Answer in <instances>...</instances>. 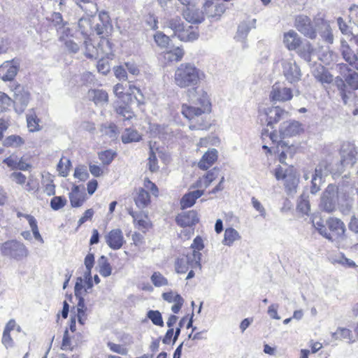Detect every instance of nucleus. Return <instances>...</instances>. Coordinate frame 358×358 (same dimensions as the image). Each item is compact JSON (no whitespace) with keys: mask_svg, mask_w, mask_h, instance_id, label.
Instances as JSON below:
<instances>
[{"mask_svg":"<svg viewBox=\"0 0 358 358\" xmlns=\"http://www.w3.org/2000/svg\"><path fill=\"white\" fill-rule=\"evenodd\" d=\"M69 199L71 207H81L87 201V197L83 191V187L80 185H73L71 192L69 194Z\"/></svg>","mask_w":358,"mask_h":358,"instance_id":"22","label":"nucleus"},{"mask_svg":"<svg viewBox=\"0 0 358 358\" xmlns=\"http://www.w3.org/2000/svg\"><path fill=\"white\" fill-rule=\"evenodd\" d=\"M201 252H192L179 257L175 262V269L178 273H185L189 268L201 269Z\"/></svg>","mask_w":358,"mask_h":358,"instance_id":"9","label":"nucleus"},{"mask_svg":"<svg viewBox=\"0 0 358 358\" xmlns=\"http://www.w3.org/2000/svg\"><path fill=\"white\" fill-rule=\"evenodd\" d=\"M283 74L290 83L298 82L301 79V72L294 64L287 62L283 66Z\"/></svg>","mask_w":358,"mask_h":358,"instance_id":"28","label":"nucleus"},{"mask_svg":"<svg viewBox=\"0 0 358 358\" xmlns=\"http://www.w3.org/2000/svg\"><path fill=\"white\" fill-rule=\"evenodd\" d=\"M25 143L23 138L18 135L7 136L3 141V145L6 148H20Z\"/></svg>","mask_w":358,"mask_h":358,"instance_id":"40","label":"nucleus"},{"mask_svg":"<svg viewBox=\"0 0 358 358\" xmlns=\"http://www.w3.org/2000/svg\"><path fill=\"white\" fill-rule=\"evenodd\" d=\"M88 96L96 104H103L108 101V94L103 90L91 89L88 91Z\"/></svg>","mask_w":358,"mask_h":358,"instance_id":"35","label":"nucleus"},{"mask_svg":"<svg viewBox=\"0 0 358 358\" xmlns=\"http://www.w3.org/2000/svg\"><path fill=\"white\" fill-rule=\"evenodd\" d=\"M143 185L151 192L154 196L157 197L159 196V192L157 186L148 178H145L144 179Z\"/></svg>","mask_w":358,"mask_h":358,"instance_id":"53","label":"nucleus"},{"mask_svg":"<svg viewBox=\"0 0 358 358\" xmlns=\"http://www.w3.org/2000/svg\"><path fill=\"white\" fill-rule=\"evenodd\" d=\"M283 43L289 50H296L298 55L307 62L311 61L315 52L313 45L310 42L302 45V39L294 30H289L283 34Z\"/></svg>","mask_w":358,"mask_h":358,"instance_id":"7","label":"nucleus"},{"mask_svg":"<svg viewBox=\"0 0 358 358\" xmlns=\"http://www.w3.org/2000/svg\"><path fill=\"white\" fill-rule=\"evenodd\" d=\"M261 138L263 143L262 148L266 154H278V159L282 164L285 162L287 157H292L298 150L297 146L288 145L282 140H278L276 131L269 132L268 129H264Z\"/></svg>","mask_w":358,"mask_h":358,"instance_id":"3","label":"nucleus"},{"mask_svg":"<svg viewBox=\"0 0 358 358\" xmlns=\"http://www.w3.org/2000/svg\"><path fill=\"white\" fill-rule=\"evenodd\" d=\"M150 280L152 284L157 287L167 286L169 285L168 279L159 271L154 272L150 277Z\"/></svg>","mask_w":358,"mask_h":358,"instance_id":"47","label":"nucleus"},{"mask_svg":"<svg viewBox=\"0 0 358 358\" xmlns=\"http://www.w3.org/2000/svg\"><path fill=\"white\" fill-rule=\"evenodd\" d=\"M316 22L317 19L313 21L307 15H299L295 17L294 25L305 37L314 40L317 36V28H320V25H316Z\"/></svg>","mask_w":358,"mask_h":358,"instance_id":"11","label":"nucleus"},{"mask_svg":"<svg viewBox=\"0 0 358 358\" xmlns=\"http://www.w3.org/2000/svg\"><path fill=\"white\" fill-rule=\"evenodd\" d=\"M134 201L138 208H147L151 203L150 194L144 188L141 187L134 195Z\"/></svg>","mask_w":358,"mask_h":358,"instance_id":"31","label":"nucleus"},{"mask_svg":"<svg viewBox=\"0 0 358 358\" xmlns=\"http://www.w3.org/2000/svg\"><path fill=\"white\" fill-rule=\"evenodd\" d=\"M73 316H76V320H78L80 325L85 324L87 320V308L83 298H80Z\"/></svg>","mask_w":358,"mask_h":358,"instance_id":"34","label":"nucleus"},{"mask_svg":"<svg viewBox=\"0 0 358 358\" xmlns=\"http://www.w3.org/2000/svg\"><path fill=\"white\" fill-rule=\"evenodd\" d=\"M147 317L152 321L153 324L161 327H164L163 318L159 310H150L148 311Z\"/></svg>","mask_w":358,"mask_h":358,"instance_id":"49","label":"nucleus"},{"mask_svg":"<svg viewBox=\"0 0 358 358\" xmlns=\"http://www.w3.org/2000/svg\"><path fill=\"white\" fill-rule=\"evenodd\" d=\"M162 296L163 299L168 303H172L174 299L178 301V299H180V295L173 291L164 292Z\"/></svg>","mask_w":358,"mask_h":358,"instance_id":"62","label":"nucleus"},{"mask_svg":"<svg viewBox=\"0 0 358 358\" xmlns=\"http://www.w3.org/2000/svg\"><path fill=\"white\" fill-rule=\"evenodd\" d=\"M18 157L15 155H11L3 159V162L12 170H17Z\"/></svg>","mask_w":358,"mask_h":358,"instance_id":"56","label":"nucleus"},{"mask_svg":"<svg viewBox=\"0 0 358 358\" xmlns=\"http://www.w3.org/2000/svg\"><path fill=\"white\" fill-rule=\"evenodd\" d=\"M203 194V189H197L184 194L180 201L181 209L188 208L194 206L196 199L200 198Z\"/></svg>","mask_w":358,"mask_h":358,"instance_id":"30","label":"nucleus"},{"mask_svg":"<svg viewBox=\"0 0 358 358\" xmlns=\"http://www.w3.org/2000/svg\"><path fill=\"white\" fill-rule=\"evenodd\" d=\"M114 74L119 80H126L127 79V73L122 66H117L114 68Z\"/></svg>","mask_w":358,"mask_h":358,"instance_id":"63","label":"nucleus"},{"mask_svg":"<svg viewBox=\"0 0 358 358\" xmlns=\"http://www.w3.org/2000/svg\"><path fill=\"white\" fill-rule=\"evenodd\" d=\"M313 75L316 80L322 85H329L334 80V77L329 71L321 64L315 66Z\"/></svg>","mask_w":358,"mask_h":358,"instance_id":"27","label":"nucleus"},{"mask_svg":"<svg viewBox=\"0 0 358 358\" xmlns=\"http://www.w3.org/2000/svg\"><path fill=\"white\" fill-rule=\"evenodd\" d=\"M27 125L30 132H36L41 130V120L38 117L34 109L30 110L26 116Z\"/></svg>","mask_w":358,"mask_h":358,"instance_id":"37","label":"nucleus"},{"mask_svg":"<svg viewBox=\"0 0 358 358\" xmlns=\"http://www.w3.org/2000/svg\"><path fill=\"white\" fill-rule=\"evenodd\" d=\"M218 157V151L216 149H208L198 162L197 166L201 171H207L217 162Z\"/></svg>","mask_w":358,"mask_h":358,"instance_id":"23","label":"nucleus"},{"mask_svg":"<svg viewBox=\"0 0 358 358\" xmlns=\"http://www.w3.org/2000/svg\"><path fill=\"white\" fill-rule=\"evenodd\" d=\"M313 224L318 233L330 241H336L343 238L345 234V225L339 218L329 217L325 224L322 221H313Z\"/></svg>","mask_w":358,"mask_h":358,"instance_id":"6","label":"nucleus"},{"mask_svg":"<svg viewBox=\"0 0 358 358\" xmlns=\"http://www.w3.org/2000/svg\"><path fill=\"white\" fill-rule=\"evenodd\" d=\"M194 234V227L183 228L178 234L179 238L185 241L189 240Z\"/></svg>","mask_w":358,"mask_h":358,"instance_id":"54","label":"nucleus"},{"mask_svg":"<svg viewBox=\"0 0 358 358\" xmlns=\"http://www.w3.org/2000/svg\"><path fill=\"white\" fill-rule=\"evenodd\" d=\"M199 101L201 107H194L187 104L182 105V114L190 121L197 119L203 113H209L211 110V103L206 92H203Z\"/></svg>","mask_w":358,"mask_h":358,"instance_id":"10","label":"nucleus"},{"mask_svg":"<svg viewBox=\"0 0 358 358\" xmlns=\"http://www.w3.org/2000/svg\"><path fill=\"white\" fill-rule=\"evenodd\" d=\"M20 327L17 325L14 320H10L6 325L3 336L2 343L6 348H10L13 346V340L10 336L11 332H20Z\"/></svg>","mask_w":358,"mask_h":358,"instance_id":"26","label":"nucleus"},{"mask_svg":"<svg viewBox=\"0 0 358 358\" xmlns=\"http://www.w3.org/2000/svg\"><path fill=\"white\" fill-rule=\"evenodd\" d=\"M191 248L193 250L192 252H200V251L204 248L203 238L199 236L195 237L193 241V243L191 245Z\"/></svg>","mask_w":358,"mask_h":358,"instance_id":"59","label":"nucleus"},{"mask_svg":"<svg viewBox=\"0 0 358 358\" xmlns=\"http://www.w3.org/2000/svg\"><path fill=\"white\" fill-rule=\"evenodd\" d=\"M316 25H320V28L324 29V30L320 34L324 41L328 43H332L334 41V36L328 22L324 18H317Z\"/></svg>","mask_w":358,"mask_h":358,"instance_id":"36","label":"nucleus"},{"mask_svg":"<svg viewBox=\"0 0 358 358\" xmlns=\"http://www.w3.org/2000/svg\"><path fill=\"white\" fill-rule=\"evenodd\" d=\"M341 52L343 59L352 68L358 71V53H355V52L346 42L342 44Z\"/></svg>","mask_w":358,"mask_h":358,"instance_id":"29","label":"nucleus"},{"mask_svg":"<svg viewBox=\"0 0 358 358\" xmlns=\"http://www.w3.org/2000/svg\"><path fill=\"white\" fill-rule=\"evenodd\" d=\"M285 113V110L280 106H272L267 108L265 112L267 125L272 126L273 124L278 123Z\"/></svg>","mask_w":358,"mask_h":358,"instance_id":"32","label":"nucleus"},{"mask_svg":"<svg viewBox=\"0 0 358 358\" xmlns=\"http://www.w3.org/2000/svg\"><path fill=\"white\" fill-rule=\"evenodd\" d=\"M94 211L92 208L86 210L78 222V227H80L88 220H91L94 216Z\"/></svg>","mask_w":358,"mask_h":358,"instance_id":"57","label":"nucleus"},{"mask_svg":"<svg viewBox=\"0 0 358 358\" xmlns=\"http://www.w3.org/2000/svg\"><path fill=\"white\" fill-rule=\"evenodd\" d=\"M176 224L182 227H195L199 222V217L197 211L190 210L178 213L175 218Z\"/></svg>","mask_w":358,"mask_h":358,"instance_id":"18","label":"nucleus"},{"mask_svg":"<svg viewBox=\"0 0 358 358\" xmlns=\"http://www.w3.org/2000/svg\"><path fill=\"white\" fill-rule=\"evenodd\" d=\"M67 203L64 196H55L50 200V207L54 210H59L64 208Z\"/></svg>","mask_w":358,"mask_h":358,"instance_id":"50","label":"nucleus"},{"mask_svg":"<svg viewBox=\"0 0 358 358\" xmlns=\"http://www.w3.org/2000/svg\"><path fill=\"white\" fill-rule=\"evenodd\" d=\"M10 177L16 183L19 185H24L26 182L27 178L21 172H13L11 173Z\"/></svg>","mask_w":358,"mask_h":358,"instance_id":"64","label":"nucleus"},{"mask_svg":"<svg viewBox=\"0 0 358 358\" xmlns=\"http://www.w3.org/2000/svg\"><path fill=\"white\" fill-rule=\"evenodd\" d=\"M99 273L103 277H108L112 273V267L108 259L105 256H101L99 259Z\"/></svg>","mask_w":358,"mask_h":358,"instance_id":"44","label":"nucleus"},{"mask_svg":"<svg viewBox=\"0 0 358 358\" xmlns=\"http://www.w3.org/2000/svg\"><path fill=\"white\" fill-rule=\"evenodd\" d=\"M107 346L110 350L113 352L117 353L121 355H127L128 353V349L122 345L117 344L113 342H108Z\"/></svg>","mask_w":358,"mask_h":358,"instance_id":"52","label":"nucleus"},{"mask_svg":"<svg viewBox=\"0 0 358 358\" xmlns=\"http://www.w3.org/2000/svg\"><path fill=\"white\" fill-rule=\"evenodd\" d=\"M71 169V162L69 159L62 157L57 165V171L59 176L62 177H66Z\"/></svg>","mask_w":358,"mask_h":358,"instance_id":"42","label":"nucleus"},{"mask_svg":"<svg viewBox=\"0 0 358 358\" xmlns=\"http://www.w3.org/2000/svg\"><path fill=\"white\" fill-rule=\"evenodd\" d=\"M210 123H209L208 122H206L203 120H201V121H197L194 124L192 123L189 125V129L192 130H195V129L205 130V129H208L210 127Z\"/></svg>","mask_w":358,"mask_h":358,"instance_id":"61","label":"nucleus"},{"mask_svg":"<svg viewBox=\"0 0 358 358\" xmlns=\"http://www.w3.org/2000/svg\"><path fill=\"white\" fill-rule=\"evenodd\" d=\"M154 39L157 45L161 48H167L171 43L170 37L161 31H158L155 34Z\"/></svg>","mask_w":358,"mask_h":358,"instance_id":"48","label":"nucleus"},{"mask_svg":"<svg viewBox=\"0 0 358 358\" xmlns=\"http://www.w3.org/2000/svg\"><path fill=\"white\" fill-rule=\"evenodd\" d=\"M25 190L27 192H38L39 189V183L37 179L29 178L25 184Z\"/></svg>","mask_w":358,"mask_h":358,"instance_id":"55","label":"nucleus"},{"mask_svg":"<svg viewBox=\"0 0 358 358\" xmlns=\"http://www.w3.org/2000/svg\"><path fill=\"white\" fill-rule=\"evenodd\" d=\"M31 168V164L29 162V157H22L18 158L17 160V169L22 171H27Z\"/></svg>","mask_w":358,"mask_h":358,"instance_id":"60","label":"nucleus"},{"mask_svg":"<svg viewBox=\"0 0 358 358\" xmlns=\"http://www.w3.org/2000/svg\"><path fill=\"white\" fill-rule=\"evenodd\" d=\"M227 7L221 0H206L203 6V12L208 17L218 20L225 13Z\"/></svg>","mask_w":358,"mask_h":358,"instance_id":"16","label":"nucleus"},{"mask_svg":"<svg viewBox=\"0 0 358 358\" xmlns=\"http://www.w3.org/2000/svg\"><path fill=\"white\" fill-rule=\"evenodd\" d=\"M273 174L277 180H283L285 192L287 194H294L297 192L299 183V175L293 166L284 169L282 166H278L273 171Z\"/></svg>","mask_w":358,"mask_h":358,"instance_id":"8","label":"nucleus"},{"mask_svg":"<svg viewBox=\"0 0 358 358\" xmlns=\"http://www.w3.org/2000/svg\"><path fill=\"white\" fill-rule=\"evenodd\" d=\"M113 92L117 97L115 111L123 120H130L135 117L131 108L133 103H136L138 106H141L145 103L141 90L131 82L128 84H116L113 87Z\"/></svg>","mask_w":358,"mask_h":358,"instance_id":"1","label":"nucleus"},{"mask_svg":"<svg viewBox=\"0 0 358 358\" xmlns=\"http://www.w3.org/2000/svg\"><path fill=\"white\" fill-rule=\"evenodd\" d=\"M148 169L152 173L157 171L159 169L156 154L152 148H150L149 157L148 159Z\"/></svg>","mask_w":358,"mask_h":358,"instance_id":"51","label":"nucleus"},{"mask_svg":"<svg viewBox=\"0 0 358 358\" xmlns=\"http://www.w3.org/2000/svg\"><path fill=\"white\" fill-rule=\"evenodd\" d=\"M72 36L73 34H71V29L69 28H65L59 37V40L64 43L66 48L69 52L76 53L79 50V45L69 38V37Z\"/></svg>","mask_w":358,"mask_h":358,"instance_id":"33","label":"nucleus"},{"mask_svg":"<svg viewBox=\"0 0 358 358\" xmlns=\"http://www.w3.org/2000/svg\"><path fill=\"white\" fill-rule=\"evenodd\" d=\"M1 252L5 256L15 259H21L27 255V250L24 245L17 241L6 242L1 248Z\"/></svg>","mask_w":358,"mask_h":358,"instance_id":"14","label":"nucleus"},{"mask_svg":"<svg viewBox=\"0 0 358 358\" xmlns=\"http://www.w3.org/2000/svg\"><path fill=\"white\" fill-rule=\"evenodd\" d=\"M5 70V73L1 76V79L4 81H11L15 78L19 69L20 62L18 59H13L10 61H6L1 65Z\"/></svg>","mask_w":358,"mask_h":358,"instance_id":"25","label":"nucleus"},{"mask_svg":"<svg viewBox=\"0 0 358 358\" xmlns=\"http://www.w3.org/2000/svg\"><path fill=\"white\" fill-rule=\"evenodd\" d=\"M82 343L81 334H71L68 329H66L61 345L63 350L73 351L76 348L79 346Z\"/></svg>","mask_w":358,"mask_h":358,"instance_id":"21","label":"nucleus"},{"mask_svg":"<svg viewBox=\"0 0 358 358\" xmlns=\"http://www.w3.org/2000/svg\"><path fill=\"white\" fill-rule=\"evenodd\" d=\"M219 171L220 169L217 167H214L210 170H207V172L204 175L198 178L192 187L199 188L204 191L210 185L211 182L217 178V173Z\"/></svg>","mask_w":358,"mask_h":358,"instance_id":"24","label":"nucleus"},{"mask_svg":"<svg viewBox=\"0 0 358 358\" xmlns=\"http://www.w3.org/2000/svg\"><path fill=\"white\" fill-rule=\"evenodd\" d=\"M338 197V188L335 185L330 184L324 191L320 202V208L323 211L331 213L336 208V201Z\"/></svg>","mask_w":358,"mask_h":358,"instance_id":"13","label":"nucleus"},{"mask_svg":"<svg viewBox=\"0 0 358 358\" xmlns=\"http://www.w3.org/2000/svg\"><path fill=\"white\" fill-rule=\"evenodd\" d=\"M141 231H136L131 234V246L134 247L138 251L142 250L145 246V236Z\"/></svg>","mask_w":358,"mask_h":358,"instance_id":"41","label":"nucleus"},{"mask_svg":"<svg viewBox=\"0 0 358 358\" xmlns=\"http://www.w3.org/2000/svg\"><path fill=\"white\" fill-rule=\"evenodd\" d=\"M107 245L113 250L121 249L126 243V240L122 229L117 228L110 230L105 236Z\"/></svg>","mask_w":358,"mask_h":358,"instance_id":"17","label":"nucleus"},{"mask_svg":"<svg viewBox=\"0 0 358 358\" xmlns=\"http://www.w3.org/2000/svg\"><path fill=\"white\" fill-rule=\"evenodd\" d=\"M205 77V73L193 63L184 62L175 69L173 80L177 87L185 89L197 85Z\"/></svg>","mask_w":358,"mask_h":358,"instance_id":"5","label":"nucleus"},{"mask_svg":"<svg viewBox=\"0 0 358 358\" xmlns=\"http://www.w3.org/2000/svg\"><path fill=\"white\" fill-rule=\"evenodd\" d=\"M271 101L286 102L293 98V91L280 82L275 83L269 94Z\"/></svg>","mask_w":358,"mask_h":358,"instance_id":"15","label":"nucleus"},{"mask_svg":"<svg viewBox=\"0 0 358 358\" xmlns=\"http://www.w3.org/2000/svg\"><path fill=\"white\" fill-rule=\"evenodd\" d=\"M17 216L18 217H23L26 218L30 225L34 238L38 241H43V238L39 233L37 222L34 216L28 214H23L20 212H18L17 213Z\"/></svg>","mask_w":358,"mask_h":358,"instance_id":"39","label":"nucleus"},{"mask_svg":"<svg viewBox=\"0 0 358 358\" xmlns=\"http://www.w3.org/2000/svg\"><path fill=\"white\" fill-rule=\"evenodd\" d=\"M128 214L132 217V223L138 231L147 234L153 230L154 224L148 213L138 212L129 208Z\"/></svg>","mask_w":358,"mask_h":358,"instance_id":"12","label":"nucleus"},{"mask_svg":"<svg viewBox=\"0 0 358 358\" xmlns=\"http://www.w3.org/2000/svg\"><path fill=\"white\" fill-rule=\"evenodd\" d=\"M94 29L100 37L98 47H95L92 44L90 36L83 31V33L87 36L85 39V55L89 58H96L99 55L108 56L112 52L113 48V44L110 42V38L113 27L109 22H101L96 24Z\"/></svg>","mask_w":358,"mask_h":358,"instance_id":"2","label":"nucleus"},{"mask_svg":"<svg viewBox=\"0 0 358 358\" xmlns=\"http://www.w3.org/2000/svg\"><path fill=\"white\" fill-rule=\"evenodd\" d=\"M117 153L112 150H106L101 151L99 153V159L103 165H109L114 158L116 157Z\"/></svg>","mask_w":358,"mask_h":358,"instance_id":"46","label":"nucleus"},{"mask_svg":"<svg viewBox=\"0 0 358 358\" xmlns=\"http://www.w3.org/2000/svg\"><path fill=\"white\" fill-rule=\"evenodd\" d=\"M296 209L299 212L301 213L303 215H308L310 210V202L308 199V196L305 194H301L299 197V200L298 201Z\"/></svg>","mask_w":358,"mask_h":358,"instance_id":"45","label":"nucleus"},{"mask_svg":"<svg viewBox=\"0 0 358 358\" xmlns=\"http://www.w3.org/2000/svg\"><path fill=\"white\" fill-rule=\"evenodd\" d=\"M191 10L187 8L184 13V17L188 21V23L184 24L180 18H173L169 21V27L173 31L181 41L192 42L199 38V27L197 23L201 20L199 17H194V14L191 15Z\"/></svg>","mask_w":358,"mask_h":358,"instance_id":"4","label":"nucleus"},{"mask_svg":"<svg viewBox=\"0 0 358 358\" xmlns=\"http://www.w3.org/2000/svg\"><path fill=\"white\" fill-rule=\"evenodd\" d=\"M185 55L182 46L173 47L166 50L160 54L162 62L167 66L172 63H178L182 60Z\"/></svg>","mask_w":358,"mask_h":358,"instance_id":"19","label":"nucleus"},{"mask_svg":"<svg viewBox=\"0 0 358 358\" xmlns=\"http://www.w3.org/2000/svg\"><path fill=\"white\" fill-rule=\"evenodd\" d=\"M141 139V136L136 129H126L122 135V141L124 143L137 142Z\"/></svg>","mask_w":358,"mask_h":358,"instance_id":"43","label":"nucleus"},{"mask_svg":"<svg viewBox=\"0 0 358 358\" xmlns=\"http://www.w3.org/2000/svg\"><path fill=\"white\" fill-rule=\"evenodd\" d=\"M304 129L301 123L298 121L286 122L280 129V138L283 139L287 137H292L300 135Z\"/></svg>","mask_w":358,"mask_h":358,"instance_id":"20","label":"nucleus"},{"mask_svg":"<svg viewBox=\"0 0 358 358\" xmlns=\"http://www.w3.org/2000/svg\"><path fill=\"white\" fill-rule=\"evenodd\" d=\"M241 236L238 231L233 227H227L224 230L222 243L224 245L231 246L236 241L241 240Z\"/></svg>","mask_w":358,"mask_h":358,"instance_id":"38","label":"nucleus"},{"mask_svg":"<svg viewBox=\"0 0 358 358\" xmlns=\"http://www.w3.org/2000/svg\"><path fill=\"white\" fill-rule=\"evenodd\" d=\"M345 80L347 83L354 90H358V73H352L349 74L346 78Z\"/></svg>","mask_w":358,"mask_h":358,"instance_id":"58","label":"nucleus"}]
</instances>
